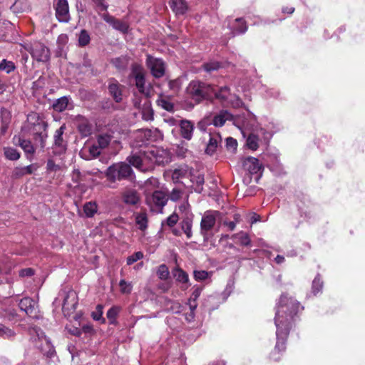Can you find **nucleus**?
<instances>
[{
  "label": "nucleus",
  "mask_w": 365,
  "mask_h": 365,
  "mask_svg": "<svg viewBox=\"0 0 365 365\" xmlns=\"http://www.w3.org/2000/svg\"><path fill=\"white\" fill-rule=\"evenodd\" d=\"M232 120V115L227 110H221L219 114L214 116L212 124L216 127L224 125L227 120Z\"/></svg>",
  "instance_id": "nucleus-23"
},
{
  "label": "nucleus",
  "mask_w": 365,
  "mask_h": 365,
  "mask_svg": "<svg viewBox=\"0 0 365 365\" xmlns=\"http://www.w3.org/2000/svg\"><path fill=\"white\" fill-rule=\"evenodd\" d=\"M324 286V282L319 274H317L312 282V292L314 295L322 292Z\"/></svg>",
  "instance_id": "nucleus-38"
},
{
  "label": "nucleus",
  "mask_w": 365,
  "mask_h": 365,
  "mask_svg": "<svg viewBox=\"0 0 365 365\" xmlns=\"http://www.w3.org/2000/svg\"><path fill=\"white\" fill-rule=\"evenodd\" d=\"M135 86L138 88V91L140 93L145 94V75L140 77H138L137 78H135Z\"/></svg>",
  "instance_id": "nucleus-52"
},
{
  "label": "nucleus",
  "mask_w": 365,
  "mask_h": 365,
  "mask_svg": "<svg viewBox=\"0 0 365 365\" xmlns=\"http://www.w3.org/2000/svg\"><path fill=\"white\" fill-rule=\"evenodd\" d=\"M26 50L30 53L32 58L38 62H47L50 59L49 49L41 42H34L26 48Z\"/></svg>",
  "instance_id": "nucleus-7"
},
{
  "label": "nucleus",
  "mask_w": 365,
  "mask_h": 365,
  "mask_svg": "<svg viewBox=\"0 0 365 365\" xmlns=\"http://www.w3.org/2000/svg\"><path fill=\"white\" fill-rule=\"evenodd\" d=\"M226 147L227 150H236L237 148V140L232 137L227 138L226 139Z\"/></svg>",
  "instance_id": "nucleus-62"
},
{
  "label": "nucleus",
  "mask_w": 365,
  "mask_h": 365,
  "mask_svg": "<svg viewBox=\"0 0 365 365\" xmlns=\"http://www.w3.org/2000/svg\"><path fill=\"white\" fill-rule=\"evenodd\" d=\"M138 138H140L141 141H153L154 140L153 133L154 132L148 128L138 130Z\"/></svg>",
  "instance_id": "nucleus-40"
},
{
  "label": "nucleus",
  "mask_w": 365,
  "mask_h": 365,
  "mask_svg": "<svg viewBox=\"0 0 365 365\" xmlns=\"http://www.w3.org/2000/svg\"><path fill=\"white\" fill-rule=\"evenodd\" d=\"M1 125L0 128V135H4L7 132L9 125L11 122V113L6 108H1Z\"/></svg>",
  "instance_id": "nucleus-20"
},
{
  "label": "nucleus",
  "mask_w": 365,
  "mask_h": 365,
  "mask_svg": "<svg viewBox=\"0 0 365 365\" xmlns=\"http://www.w3.org/2000/svg\"><path fill=\"white\" fill-rule=\"evenodd\" d=\"M145 63L155 78H160L165 75V65L163 59L147 54Z\"/></svg>",
  "instance_id": "nucleus-11"
},
{
  "label": "nucleus",
  "mask_w": 365,
  "mask_h": 365,
  "mask_svg": "<svg viewBox=\"0 0 365 365\" xmlns=\"http://www.w3.org/2000/svg\"><path fill=\"white\" fill-rule=\"evenodd\" d=\"M98 205L96 202L90 201L83 205V211L87 217H92L97 212Z\"/></svg>",
  "instance_id": "nucleus-36"
},
{
  "label": "nucleus",
  "mask_w": 365,
  "mask_h": 365,
  "mask_svg": "<svg viewBox=\"0 0 365 365\" xmlns=\"http://www.w3.org/2000/svg\"><path fill=\"white\" fill-rule=\"evenodd\" d=\"M33 173L34 169L32 165L26 167H16L12 173V178L18 179L26 175H31Z\"/></svg>",
  "instance_id": "nucleus-30"
},
{
  "label": "nucleus",
  "mask_w": 365,
  "mask_h": 365,
  "mask_svg": "<svg viewBox=\"0 0 365 365\" xmlns=\"http://www.w3.org/2000/svg\"><path fill=\"white\" fill-rule=\"evenodd\" d=\"M16 68L15 64L12 61L3 59L0 63V70L6 71V73H10Z\"/></svg>",
  "instance_id": "nucleus-47"
},
{
  "label": "nucleus",
  "mask_w": 365,
  "mask_h": 365,
  "mask_svg": "<svg viewBox=\"0 0 365 365\" xmlns=\"http://www.w3.org/2000/svg\"><path fill=\"white\" fill-rule=\"evenodd\" d=\"M218 211L207 210L202 217L200 221V234L205 242H207L213 236L212 230L216 225Z\"/></svg>",
  "instance_id": "nucleus-5"
},
{
  "label": "nucleus",
  "mask_w": 365,
  "mask_h": 365,
  "mask_svg": "<svg viewBox=\"0 0 365 365\" xmlns=\"http://www.w3.org/2000/svg\"><path fill=\"white\" fill-rule=\"evenodd\" d=\"M119 287L120 292L123 294H130L132 292V284L130 282H127L125 279H121L119 282Z\"/></svg>",
  "instance_id": "nucleus-51"
},
{
  "label": "nucleus",
  "mask_w": 365,
  "mask_h": 365,
  "mask_svg": "<svg viewBox=\"0 0 365 365\" xmlns=\"http://www.w3.org/2000/svg\"><path fill=\"white\" fill-rule=\"evenodd\" d=\"M221 67L222 63L217 61H211L209 62L204 63L202 65V68L207 73H211L212 71H217Z\"/></svg>",
  "instance_id": "nucleus-39"
},
{
  "label": "nucleus",
  "mask_w": 365,
  "mask_h": 365,
  "mask_svg": "<svg viewBox=\"0 0 365 365\" xmlns=\"http://www.w3.org/2000/svg\"><path fill=\"white\" fill-rule=\"evenodd\" d=\"M208 272L205 270H195L193 272V277L196 281H204L208 277Z\"/></svg>",
  "instance_id": "nucleus-53"
},
{
  "label": "nucleus",
  "mask_w": 365,
  "mask_h": 365,
  "mask_svg": "<svg viewBox=\"0 0 365 365\" xmlns=\"http://www.w3.org/2000/svg\"><path fill=\"white\" fill-rule=\"evenodd\" d=\"M111 140V136L108 134L99 135L97 138V145L101 149L108 146Z\"/></svg>",
  "instance_id": "nucleus-45"
},
{
  "label": "nucleus",
  "mask_w": 365,
  "mask_h": 365,
  "mask_svg": "<svg viewBox=\"0 0 365 365\" xmlns=\"http://www.w3.org/2000/svg\"><path fill=\"white\" fill-rule=\"evenodd\" d=\"M182 192L180 189L174 188L168 197L173 202L179 200L182 197Z\"/></svg>",
  "instance_id": "nucleus-63"
},
{
  "label": "nucleus",
  "mask_w": 365,
  "mask_h": 365,
  "mask_svg": "<svg viewBox=\"0 0 365 365\" xmlns=\"http://www.w3.org/2000/svg\"><path fill=\"white\" fill-rule=\"evenodd\" d=\"M119 312H120V308L116 306H113L108 310L106 317H107L108 319L109 320V323L110 324H116V317H117Z\"/></svg>",
  "instance_id": "nucleus-44"
},
{
  "label": "nucleus",
  "mask_w": 365,
  "mask_h": 365,
  "mask_svg": "<svg viewBox=\"0 0 365 365\" xmlns=\"http://www.w3.org/2000/svg\"><path fill=\"white\" fill-rule=\"evenodd\" d=\"M294 202L297 207V210L301 218L309 220L312 217L310 205L311 200L307 195L302 192L295 194Z\"/></svg>",
  "instance_id": "nucleus-8"
},
{
  "label": "nucleus",
  "mask_w": 365,
  "mask_h": 365,
  "mask_svg": "<svg viewBox=\"0 0 365 365\" xmlns=\"http://www.w3.org/2000/svg\"><path fill=\"white\" fill-rule=\"evenodd\" d=\"M103 19L109 24L114 29L118 30L123 34H126L128 31V24L109 14H104L102 16Z\"/></svg>",
  "instance_id": "nucleus-15"
},
{
  "label": "nucleus",
  "mask_w": 365,
  "mask_h": 365,
  "mask_svg": "<svg viewBox=\"0 0 365 365\" xmlns=\"http://www.w3.org/2000/svg\"><path fill=\"white\" fill-rule=\"evenodd\" d=\"M148 219L146 212H140L135 215V223L138 228L144 231L148 227Z\"/></svg>",
  "instance_id": "nucleus-32"
},
{
  "label": "nucleus",
  "mask_w": 365,
  "mask_h": 365,
  "mask_svg": "<svg viewBox=\"0 0 365 365\" xmlns=\"http://www.w3.org/2000/svg\"><path fill=\"white\" fill-rule=\"evenodd\" d=\"M70 98L69 96H63L57 100L52 105V108L53 110L61 113L67 109V107L69 103Z\"/></svg>",
  "instance_id": "nucleus-26"
},
{
  "label": "nucleus",
  "mask_w": 365,
  "mask_h": 365,
  "mask_svg": "<svg viewBox=\"0 0 365 365\" xmlns=\"http://www.w3.org/2000/svg\"><path fill=\"white\" fill-rule=\"evenodd\" d=\"M35 274V269L31 267L21 269L19 271V276L20 277H32Z\"/></svg>",
  "instance_id": "nucleus-58"
},
{
  "label": "nucleus",
  "mask_w": 365,
  "mask_h": 365,
  "mask_svg": "<svg viewBox=\"0 0 365 365\" xmlns=\"http://www.w3.org/2000/svg\"><path fill=\"white\" fill-rule=\"evenodd\" d=\"M133 171L130 165L124 163H113L105 172L106 179L110 182L130 180Z\"/></svg>",
  "instance_id": "nucleus-3"
},
{
  "label": "nucleus",
  "mask_w": 365,
  "mask_h": 365,
  "mask_svg": "<svg viewBox=\"0 0 365 365\" xmlns=\"http://www.w3.org/2000/svg\"><path fill=\"white\" fill-rule=\"evenodd\" d=\"M178 125L180 136L187 140H190L195 130L194 123L190 120L182 119L179 121Z\"/></svg>",
  "instance_id": "nucleus-16"
},
{
  "label": "nucleus",
  "mask_w": 365,
  "mask_h": 365,
  "mask_svg": "<svg viewBox=\"0 0 365 365\" xmlns=\"http://www.w3.org/2000/svg\"><path fill=\"white\" fill-rule=\"evenodd\" d=\"M101 148L97 144L93 145L89 148V153L93 158H97L101 155Z\"/></svg>",
  "instance_id": "nucleus-64"
},
{
  "label": "nucleus",
  "mask_w": 365,
  "mask_h": 365,
  "mask_svg": "<svg viewBox=\"0 0 365 365\" xmlns=\"http://www.w3.org/2000/svg\"><path fill=\"white\" fill-rule=\"evenodd\" d=\"M180 225L187 238L190 239L192 237V218L186 217L181 220Z\"/></svg>",
  "instance_id": "nucleus-28"
},
{
  "label": "nucleus",
  "mask_w": 365,
  "mask_h": 365,
  "mask_svg": "<svg viewBox=\"0 0 365 365\" xmlns=\"http://www.w3.org/2000/svg\"><path fill=\"white\" fill-rule=\"evenodd\" d=\"M110 63L115 66L118 70H125L128 63V58L127 56H121L110 60Z\"/></svg>",
  "instance_id": "nucleus-31"
},
{
  "label": "nucleus",
  "mask_w": 365,
  "mask_h": 365,
  "mask_svg": "<svg viewBox=\"0 0 365 365\" xmlns=\"http://www.w3.org/2000/svg\"><path fill=\"white\" fill-rule=\"evenodd\" d=\"M203 289V287H194V289L188 299L187 304L189 305L190 309L195 311L197 307V299L201 294Z\"/></svg>",
  "instance_id": "nucleus-24"
},
{
  "label": "nucleus",
  "mask_w": 365,
  "mask_h": 365,
  "mask_svg": "<svg viewBox=\"0 0 365 365\" xmlns=\"http://www.w3.org/2000/svg\"><path fill=\"white\" fill-rule=\"evenodd\" d=\"M187 91L190 97L196 103H199L203 100H208L212 98L213 87L198 81H191L189 83Z\"/></svg>",
  "instance_id": "nucleus-4"
},
{
  "label": "nucleus",
  "mask_w": 365,
  "mask_h": 365,
  "mask_svg": "<svg viewBox=\"0 0 365 365\" xmlns=\"http://www.w3.org/2000/svg\"><path fill=\"white\" fill-rule=\"evenodd\" d=\"M230 91V89L228 86H222L218 91L213 88L212 96H214L217 99L223 102L227 100Z\"/></svg>",
  "instance_id": "nucleus-34"
},
{
  "label": "nucleus",
  "mask_w": 365,
  "mask_h": 365,
  "mask_svg": "<svg viewBox=\"0 0 365 365\" xmlns=\"http://www.w3.org/2000/svg\"><path fill=\"white\" fill-rule=\"evenodd\" d=\"M41 341L42 343L40 346L41 351L48 358H52L56 354L53 346L46 338H44Z\"/></svg>",
  "instance_id": "nucleus-27"
},
{
  "label": "nucleus",
  "mask_w": 365,
  "mask_h": 365,
  "mask_svg": "<svg viewBox=\"0 0 365 365\" xmlns=\"http://www.w3.org/2000/svg\"><path fill=\"white\" fill-rule=\"evenodd\" d=\"M122 200L126 205H135L140 201V195L135 190L128 189L122 193Z\"/></svg>",
  "instance_id": "nucleus-19"
},
{
  "label": "nucleus",
  "mask_w": 365,
  "mask_h": 365,
  "mask_svg": "<svg viewBox=\"0 0 365 365\" xmlns=\"http://www.w3.org/2000/svg\"><path fill=\"white\" fill-rule=\"evenodd\" d=\"M221 141V137L218 134L210 135L209 142L207 145L205 152L208 155H213L217 150L218 143Z\"/></svg>",
  "instance_id": "nucleus-25"
},
{
  "label": "nucleus",
  "mask_w": 365,
  "mask_h": 365,
  "mask_svg": "<svg viewBox=\"0 0 365 365\" xmlns=\"http://www.w3.org/2000/svg\"><path fill=\"white\" fill-rule=\"evenodd\" d=\"M165 306L167 309L173 313H180L182 312V304L178 301L172 299H165Z\"/></svg>",
  "instance_id": "nucleus-37"
},
{
  "label": "nucleus",
  "mask_w": 365,
  "mask_h": 365,
  "mask_svg": "<svg viewBox=\"0 0 365 365\" xmlns=\"http://www.w3.org/2000/svg\"><path fill=\"white\" fill-rule=\"evenodd\" d=\"M3 317L9 321H14L16 319L17 313L14 309H5L2 314Z\"/></svg>",
  "instance_id": "nucleus-55"
},
{
  "label": "nucleus",
  "mask_w": 365,
  "mask_h": 365,
  "mask_svg": "<svg viewBox=\"0 0 365 365\" xmlns=\"http://www.w3.org/2000/svg\"><path fill=\"white\" fill-rule=\"evenodd\" d=\"M232 237H237L239 243L242 246H250L251 245V240L247 233L240 232L233 235Z\"/></svg>",
  "instance_id": "nucleus-43"
},
{
  "label": "nucleus",
  "mask_w": 365,
  "mask_h": 365,
  "mask_svg": "<svg viewBox=\"0 0 365 365\" xmlns=\"http://www.w3.org/2000/svg\"><path fill=\"white\" fill-rule=\"evenodd\" d=\"M65 129L66 125L63 124L55 131L53 135V143L51 147L53 155L60 156L64 154L67 150V143L63 138Z\"/></svg>",
  "instance_id": "nucleus-10"
},
{
  "label": "nucleus",
  "mask_w": 365,
  "mask_h": 365,
  "mask_svg": "<svg viewBox=\"0 0 365 365\" xmlns=\"http://www.w3.org/2000/svg\"><path fill=\"white\" fill-rule=\"evenodd\" d=\"M304 307L288 294H281L277 304L274 324L277 328V342L269 358L272 361H279L286 351V343L290 331L299 320V313Z\"/></svg>",
  "instance_id": "nucleus-1"
},
{
  "label": "nucleus",
  "mask_w": 365,
  "mask_h": 365,
  "mask_svg": "<svg viewBox=\"0 0 365 365\" xmlns=\"http://www.w3.org/2000/svg\"><path fill=\"white\" fill-rule=\"evenodd\" d=\"M179 220V216L177 213L173 212L166 219V225L170 227L175 225Z\"/></svg>",
  "instance_id": "nucleus-60"
},
{
  "label": "nucleus",
  "mask_w": 365,
  "mask_h": 365,
  "mask_svg": "<svg viewBox=\"0 0 365 365\" xmlns=\"http://www.w3.org/2000/svg\"><path fill=\"white\" fill-rule=\"evenodd\" d=\"M4 154L6 159L13 161L19 160L21 156L20 153L11 147L4 148Z\"/></svg>",
  "instance_id": "nucleus-35"
},
{
  "label": "nucleus",
  "mask_w": 365,
  "mask_h": 365,
  "mask_svg": "<svg viewBox=\"0 0 365 365\" xmlns=\"http://www.w3.org/2000/svg\"><path fill=\"white\" fill-rule=\"evenodd\" d=\"M19 145L27 155V158L31 160L32 157L36 151L35 147L31 141L30 140H26L19 138Z\"/></svg>",
  "instance_id": "nucleus-22"
},
{
  "label": "nucleus",
  "mask_w": 365,
  "mask_h": 365,
  "mask_svg": "<svg viewBox=\"0 0 365 365\" xmlns=\"http://www.w3.org/2000/svg\"><path fill=\"white\" fill-rule=\"evenodd\" d=\"M168 199V195L165 192L155 190L150 195L146 197V203L153 211L161 210L167 204Z\"/></svg>",
  "instance_id": "nucleus-9"
},
{
  "label": "nucleus",
  "mask_w": 365,
  "mask_h": 365,
  "mask_svg": "<svg viewBox=\"0 0 365 365\" xmlns=\"http://www.w3.org/2000/svg\"><path fill=\"white\" fill-rule=\"evenodd\" d=\"M236 25L234 27V31L237 34H245L247 31V25L242 18H237L235 19Z\"/></svg>",
  "instance_id": "nucleus-42"
},
{
  "label": "nucleus",
  "mask_w": 365,
  "mask_h": 365,
  "mask_svg": "<svg viewBox=\"0 0 365 365\" xmlns=\"http://www.w3.org/2000/svg\"><path fill=\"white\" fill-rule=\"evenodd\" d=\"M169 5L176 15H183L188 9L187 3L183 0H172Z\"/></svg>",
  "instance_id": "nucleus-21"
},
{
  "label": "nucleus",
  "mask_w": 365,
  "mask_h": 365,
  "mask_svg": "<svg viewBox=\"0 0 365 365\" xmlns=\"http://www.w3.org/2000/svg\"><path fill=\"white\" fill-rule=\"evenodd\" d=\"M0 335L4 337H11L15 335V333L11 329L6 327L4 324H0Z\"/></svg>",
  "instance_id": "nucleus-56"
},
{
  "label": "nucleus",
  "mask_w": 365,
  "mask_h": 365,
  "mask_svg": "<svg viewBox=\"0 0 365 365\" xmlns=\"http://www.w3.org/2000/svg\"><path fill=\"white\" fill-rule=\"evenodd\" d=\"M185 174L186 172L185 170H182L181 169H175L173 172L172 179L174 182H178L180 180L185 176Z\"/></svg>",
  "instance_id": "nucleus-57"
},
{
  "label": "nucleus",
  "mask_w": 365,
  "mask_h": 365,
  "mask_svg": "<svg viewBox=\"0 0 365 365\" xmlns=\"http://www.w3.org/2000/svg\"><path fill=\"white\" fill-rule=\"evenodd\" d=\"M173 277L176 281L183 284L189 282V277L187 273L179 267H176L173 270Z\"/></svg>",
  "instance_id": "nucleus-29"
},
{
  "label": "nucleus",
  "mask_w": 365,
  "mask_h": 365,
  "mask_svg": "<svg viewBox=\"0 0 365 365\" xmlns=\"http://www.w3.org/2000/svg\"><path fill=\"white\" fill-rule=\"evenodd\" d=\"M103 315V306L101 304H98L96 306V312L92 313V317L94 320L98 321L100 319H103V322H105V319L102 317Z\"/></svg>",
  "instance_id": "nucleus-59"
},
{
  "label": "nucleus",
  "mask_w": 365,
  "mask_h": 365,
  "mask_svg": "<svg viewBox=\"0 0 365 365\" xmlns=\"http://www.w3.org/2000/svg\"><path fill=\"white\" fill-rule=\"evenodd\" d=\"M258 140L257 135L250 134L247 139V147L252 150H256L259 147Z\"/></svg>",
  "instance_id": "nucleus-48"
},
{
  "label": "nucleus",
  "mask_w": 365,
  "mask_h": 365,
  "mask_svg": "<svg viewBox=\"0 0 365 365\" xmlns=\"http://www.w3.org/2000/svg\"><path fill=\"white\" fill-rule=\"evenodd\" d=\"M54 9L56 19L60 22L67 23L70 20L69 6L67 0H55Z\"/></svg>",
  "instance_id": "nucleus-12"
},
{
  "label": "nucleus",
  "mask_w": 365,
  "mask_h": 365,
  "mask_svg": "<svg viewBox=\"0 0 365 365\" xmlns=\"http://www.w3.org/2000/svg\"><path fill=\"white\" fill-rule=\"evenodd\" d=\"M78 305V296L74 292H69L63 299L62 310L66 314V312H73Z\"/></svg>",
  "instance_id": "nucleus-17"
},
{
  "label": "nucleus",
  "mask_w": 365,
  "mask_h": 365,
  "mask_svg": "<svg viewBox=\"0 0 365 365\" xmlns=\"http://www.w3.org/2000/svg\"><path fill=\"white\" fill-rule=\"evenodd\" d=\"M19 307L21 310L31 318L37 319L38 311L35 306L34 301L31 297H24L21 299L19 303Z\"/></svg>",
  "instance_id": "nucleus-13"
},
{
  "label": "nucleus",
  "mask_w": 365,
  "mask_h": 365,
  "mask_svg": "<svg viewBox=\"0 0 365 365\" xmlns=\"http://www.w3.org/2000/svg\"><path fill=\"white\" fill-rule=\"evenodd\" d=\"M243 168L249 171L251 175L257 174L263 170L262 164L257 158L254 157H248L243 160Z\"/></svg>",
  "instance_id": "nucleus-18"
},
{
  "label": "nucleus",
  "mask_w": 365,
  "mask_h": 365,
  "mask_svg": "<svg viewBox=\"0 0 365 365\" xmlns=\"http://www.w3.org/2000/svg\"><path fill=\"white\" fill-rule=\"evenodd\" d=\"M144 75V69L140 64L134 63L131 65V72L130 74V78H133L135 79Z\"/></svg>",
  "instance_id": "nucleus-41"
},
{
  "label": "nucleus",
  "mask_w": 365,
  "mask_h": 365,
  "mask_svg": "<svg viewBox=\"0 0 365 365\" xmlns=\"http://www.w3.org/2000/svg\"><path fill=\"white\" fill-rule=\"evenodd\" d=\"M123 86L120 84L116 79L113 78L109 79L108 86V92L116 103L121 102L123 99Z\"/></svg>",
  "instance_id": "nucleus-14"
},
{
  "label": "nucleus",
  "mask_w": 365,
  "mask_h": 365,
  "mask_svg": "<svg viewBox=\"0 0 365 365\" xmlns=\"http://www.w3.org/2000/svg\"><path fill=\"white\" fill-rule=\"evenodd\" d=\"M196 182V187L195 188V192L200 193L202 190V185L205 182L204 177L203 175H199L196 177L195 179Z\"/></svg>",
  "instance_id": "nucleus-61"
},
{
  "label": "nucleus",
  "mask_w": 365,
  "mask_h": 365,
  "mask_svg": "<svg viewBox=\"0 0 365 365\" xmlns=\"http://www.w3.org/2000/svg\"><path fill=\"white\" fill-rule=\"evenodd\" d=\"M143 257V253L140 251L135 252L133 255L127 257V264L131 265L138 260L141 259Z\"/></svg>",
  "instance_id": "nucleus-54"
},
{
  "label": "nucleus",
  "mask_w": 365,
  "mask_h": 365,
  "mask_svg": "<svg viewBox=\"0 0 365 365\" xmlns=\"http://www.w3.org/2000/svg\"><path fill=\"white\" fill-rule=\"evenodd\" d=\"M48 123L42 115L31 112L27 115L26 120L21 128V131L26 135L32 136L36 145L43 150L48 138Z\"/></svg>",
  "instance_id": "nucleus-2"
},
{
  "label": "nucleus",
  "mask_w": 365,
  "mask_h": 365,
  "mask_svg": "<svg viewBox=\"0 0 365 365\" xmlns=\"http://www.w3.org/2000/svg\"><path fill=\"white\" fill-rule=\"evenodd\" d=\"M143 154L150 162L158 165H163L170 162L168 153L157 147H150L147 150H143Z\"/></svg>",
  "instance_id": "nucleus-6"
},
{
  "label": "nucleus",
  "mask_w": 365,
  "mask_h": 365,
  "mask_svg": "<svg viewBox=\"0 0 365 365\" xmlns=\"http://www.w3.org/2000/svg\"><path fill=\"white\" fill-rule=\"evenodd\" d=\"M158 105L168 112H173L174 105L167 98H161L158 101Z\"/></svg>",
  "instance_id": "nucleus-49"
},
{
  "label": "nucleus",
  "mask_w": 365,
  "mask_h": 365,
  "mask_svg": "<svg viewBox=\"0 0 365 365\" xmlns=\"http://www.w3.org/2000/svg\"><path fill=\"white\" fill-rule=\"evenodd\" d=\"M90 41L91 38L88 32L85 29L81 30L78 36L79 46L81 47L86 46L90 43Z\"/></svg>",
  "instance_id": "nucleus-46"
},
{
  "label": "nucleus",
  "mask_w": 365,
  "mask_h": 365,
  "mask_svg": "<svg viewBox=\"0 0 365 365\" xmlns=\"http://www.w3.org/2000/svg\"><path fill=\"white\" fill-rule=\"evenodd\" d=\"M157 274L160 279L165 280L169 277L170 272L168 267L165 264H160L158 267Z\"/></svg>",
  "instance_id": "nucleus-50"
},
{
  "label": "nucleus",
  "mask_w": 365,
  "mask_h": 365,
  "mask_svg": "<svg viewBox=\"0 0 365 365\" xmlns=\"http://www.w3.org/2000/svg\"><path fill=\"white\" fill-rule=\"evenodd\" d=\"M140 155H132L128 158L129 163L136 168H140L143 160L148 159L144 156L143 151H140Z\"/></svg>",
  "instance_id": "nucleus-33"
}]
</instances>
